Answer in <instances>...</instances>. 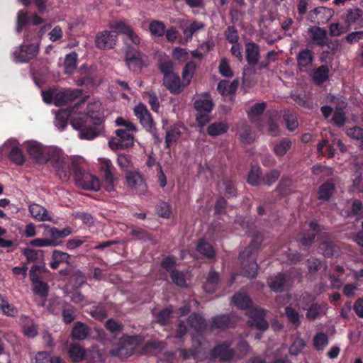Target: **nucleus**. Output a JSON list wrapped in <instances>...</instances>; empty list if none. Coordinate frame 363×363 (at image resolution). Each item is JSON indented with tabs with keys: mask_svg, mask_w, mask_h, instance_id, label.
<instances>
[{
	"mask_svg": "<svg viewBox=\"0 0 363 363\" xmlns=\"http://www.w3.org/2000/svg\"><path fill=\"white\" fill-rule=\"evenodd\" d=\"M62 315L63 321L68 324L71 323L75 319V308L73 306L68 305L62 308Z\"/></svg>",
	"mask_w": 363,
	"mask_h": 363,
	"instance_id": "61",
	"label": "nucleus"
},
{
	"mask_svg": "<svg viewBox=\"0 0 363 363\" xmlns=\"http://www.w3.org/2000/svg\"><path fill=\"white\" fill-rule=\"evenodd\" d=\"M233 303L240 309H246L250 307L252 300L245 294H235L232 298Z\"/></svg>",
	"mask_w": 363,
	"mask_h": 363,
	"instance_id": "41",
	"label": "nucleus"
},
{
	"mask_svg": "<svg viewBox=\"0 0 363 363\" xmlns=\"http://www.w3.org/2000/svg\"><path fill=\"white\" fill-rule=\"evenodd\" d=\"M267 108L266 102L257 103L253 105L247 112L248 116L252 122H255V117L260 116Z\"/></svg>",
	"mask_w": 363,
	"mask_h": 363,
	"instance_id": "50",
	"label": "nucleus"
},
{
	"mask_svg": "<svg viewBox=\"0 0 363 363\" xmlns=\"http://www.w3.org/2000/svg\"><path fill=\"white\" fill-rule=\"evenodd\" d=\"M309 228L311 230L304 231L298 235V240L303 246H311L321 230L320 225L315 221L309 223Z\"/></svg>",
	"mask_w": 363,
	"mask_h": 363,
	"instance_id": "18",
	"label": "nucleus"
},
{
	"mask_svg": "<svg viewBox=\"0 0 363 363\" xmlns=\"http://www.w3.org/2000/svg\"><path fill=\"white\" fill-rule=\"evenodd\" d=\"M100 169L102 172V183L105 190L108 192L114 191V172L116 169L111 161L108 159H101Z\"/></svg>",
	"mask_w": 363,
	"mask_h": 363,
	"instance_id": "7",
	"label": "nucleus"
},
{
	"mask_svg": "<svg viewBox=\"0 0 363 363\" xmlns=\"http://www.w3.org/2000/svg\"><path fill=\"white\" fill-rule=\"evenodd\" d=\"M291 98L300 106L308 109H312L313 108V104L312 99L306 95L301 94H291Z\"/></svg>",
	"mask_w": 363,
	"mask_h": 363,
	"instance_id": "43",
	"label": "nucleus"
},
{
	"mask_svg": "<svg viewBox=\"0 0 363 363\" xmlns=\"http://www.w3.org/2000/svg\"><path fill=\"white\" fill-rule=\"evenodd\" d=\"M117 34L114 30H104L99 33L95 38L96 47L101 50L111 49L116 43Z\"/></svg>",
	"mask_w": 363,
	"mask_h": 363,
	"instance_id": "14",
	"label": "nucleus"
},
{
	"mask_svg": "<svg viewBox=\"0 0 363 363\" xmlns=\"http://www.w3.org/2000/svg\"><path fill=\"white\" fill-rule=\"evenodd\" d=\"M314 300L315 296L311 293L305 291L300 296L298 305L303 311H306L312 303H315Z\"/></svg>",
	"mask_w": 363,
	"mask_h": 363,
	"instance_id": "55",
	"label": "nucleus"
},
{
	"mask_svg": "<svg viewBox=\"0 0 363 363\" xmlns=\"http://www.w3.org/2000/svg\"><path fill=\"white\" fill-rule=\"evenodd\" d=\"M262 242L261 235L259 233L254 234L250 245L239 254L242 272L245 277L254 278L257 275L258 265L256 258Z\"/></svg>",
	"mask_w": 363,
	"mask_h": 363,
	"instance_id": "2",
	"label": "nucleus"
},
{
	"mask_svg": "<svg viewBox=\"0 0 363 363\" xmlns=\"http://www.w3.org/2000/svg\"><path fill=\"white\" fill-rule=\"evenodd\" d=\"M220 281L219 274L213 269L210 270L206 282L203 284V289L208 294H213L218 288Z\"/></svg>",
	"mask_w": 363,
	"mask_h": 363,
	"instance_id": "28",
	"label": "nucleus"
},
{
	"mask_svg": "<svg viewBox=\"0 0 363 363\" xmlns=\"http://www.w3.org/2000/svg\"><path fill=\"white\" fill-rule=\"evenodd\" d=\"M46 163L50 162L57 176L62 182H67L71 175V159L69 160L63 152L57 147H48Z\"/></svg>",
	"mask_w": 363,
	"mask_h": 363,
	"instance_id": "3",
	"label": "nucleus"
},
{
	"mask_svg": "<svg viewBox=\"0 0 363 363\" xmlns=\"http://www.w3.org/2000/svg\"><path fill=\"white\" fill-rule=\"evenodd\" d=\"M85 353L84 347L77 343L70 344L68 348L69 357L74 362L82 361L85 357Z\"/></svg>",
	"mask_w": 363,
	"mask_h": 363,
	"instance_id": "32",
	"label": "nucleus"
},
{
	"mask_svg": "<svg viewBox=\"0 0 363 363\" xmlns=\"http://www.w3.org/2000/svg\"><path fill=\"white\" fill-rule=\"evenodd\" d=\"M134 114L139 120L142 126L148 132L154 133L156 130L155 123L148 111L147 106L143 104H139L134 108Z\"/></svg>",
	"mask_w": 363,
	"mask_h": 363,
	"instance_id": "10",
	"label": "nucleus"
},
{
	"mask_svg": "<svg viewBox=\"0 0 363 363\" xmlns=\"http://www.w3.org/2000/svg\"><path fill=\"white\" fill-rule=\"evenodd\" d=\"M78 55L72 52L65 56L64 61V69L65 74H72L77 68Z\"/></svg>",
	"mask_w": 363,
	"mask_h": 363,
	"instance_id": "39",
	"label": "nucleus"
},
{
	"mask_svg": "<svg viewBox=\"0 0 363 363\" xmlns=\"http://www.w3.org/2000/svg\"><path fill=\"white\" fill-rule=\"evenodd\" d=\"M292 143L289 138L280 140L274 147V151L277 156H284L291 147Z\"/></svg>",
	"mask_w": 363,
	"mask_h": 363,
	"instance_id": "47",
	"label": "nucleus"
},
{
	"mask_svg": "<svg viewBox=\"0 0 363 363\" xmlns=\"http://www.w3.org/2000/svg\"><path fill=\"white\" fill-rule=\"evenodd\" d=\"M30 23V17L28 16L27 12L23 10L18 11L17 13L16 27V30L20 33Z\"/></svg>",
	"mask_w": 363,
	"mask_h": 363,
	"instance_id": "46",
	"label": "nucleus"
},
{
	"mask_svg": "<svg viewBox=\"0 0 363 363\" xmlns=\"http://www.w3.org/2000/svg\"><path fill=\"white\" fill-rule=\"evenodd\" d=\"M174 62L169 59L160 61L158 64V69L163 74V77L175 73L174 72Z\"/></svg>",
	"mask_w": 363,
	"mask_h": 363,
	"instance_id": "54",
	"label": "nucleus"
},
{
	"mask_svg": "<svg viewBox=\"0 0 363 363\" xmlns=\"http://www.w3.org/2000/svg\"><path fill=\"white\" fill-rule=\"evenodd\" d=\"M170 277L174 284L181 288L186 287V281L184 273L179 270H172Z\"/></svg>",
	"mask_w": 363,
	"mask_h": 363,
	"instance_id": "56",
	"label": "nucleus"
},
{
	"mask_svg": "<svg viewBox=\"0 0 363 363\" xmlns=\"http://www.w3.org/2000/svg\"><path fill=\"white\" fill-rule=\"evenodd\" d=\"M38 50L37 44H22L15 48L12 55L15 62H27L37 55Z\"/></svg>",
	"mask_w": 363,
	"mask_h": 363,
	"instance_id": "6",
	"label": "nucleus"
},
{
	"mask_svg": "<svg viewBox=\"0 0 363 363\" xmlns=\"http://www.w3.org/2000/svg\"><path fill=\"white\" fill-rule=\"evenodd\" d=\"M223 185L225 186V195L228 199L237 196V189L235 188V183L233 180H224Z\"/></svg>",
	"mask_w": 363,
	"mask_h": 363,
	"instance_id": "64",
	"label": "nucleus"
},
{
	"mask_svg": "<svg viewBox=\"0 0 363 363\" xmlns=\"http://www.w3.org/2000/svg\"><path fill=\"white\" fill-rule=\"evenodd\" d=\"M80 75L83 76L84 82L82 84H85L86 86H92L95 84L94 79L92 77L91 73L89 70V68L86 65H83L79 68Z\"/></svg>",
	"mask_w": 363,
	"mask_h": 363,
	"instance_id": "59",
	"label": "nucleus"
},
{
	"mask_svg": "<svg viewBox=\"0 0 363 363\" xmlns=\"http://www.w3.org/2000/svg\"><path fill=\"white\" fill-rule=\"evenodd\" d=\"M261 169L259 167H252L248 174L247 182L251 186H259L262 182Z\"/></svg>",
	"mask_w": 363,
	"mask_h": 363,
	"instance_id": "42",
	"label": "nucleus"
},
{
	"mask_svg": "<svg viewBox=\"0 0 363 363\" xmlns=\"http://www.w3.org/2000/svg\"><path fill=\"white\" fill-rule=\"evenodd\" d=\"M90 328L82 322H77L72 330V337L74 340H82L86 338Z\"/></svg>",
	"mask_w": 363,
	"mask_h": 363,
	"instance_id": "34",
	"label": "nucleus"
},
{
	"mask_svg": "<svg viewBox=\"0 0 363 363\" xmlns=\"http://www.w3.org/2000/svg\"><path fill=\"white\" fill-rule=\"evenodd\" d=\"M74 110V107L60 109L56 113L55 125L63 130L69 119L72 127L79 131L81 139L92 140L101 134L104 130V112L100 104H89L86 113L72 118Z\"/></svg>",
	"mask_w": 363,
	"mask_h": 363,
	"instance_id": "1",
	"label": "nucleus"
},
{
	"mask_svg": "<svg viewBox=\"0 0 363 363\" xmlns=\"http://www.w3.org/2000/svg\"><path fill=\"white\" fill-rule=\"evenodd\" d=\"M185 127L182 123H178L174 124L166 133L165 137V147L169 148L171 144L176 142L181 136V129H184Z\"/></svg>",
	"mask_w": 363,
	"mask_h": 363,
	"instance_id": "27",
	"label": "nucleus"
},
{
	"mask_svg": "<svg viewBox=\"0 0 363 363\" xmlns=\"http://www.w3.org/2000/svg\"><path fill=\"white\" fill-rule=\"evenodd\" d=\"M156 211L160 217L169 218L172 213V207L167 202L161 201L157 205Z\"/></svg>",
	"mask_w": 363,
	"mask_h": 363,
	"instance_id": "57",
	"label": "nucleus"
},
{
	"mask_svg": "<svg viewBox=\"0 0 363 363\" xmlns=\"http://www.w3.org/2000/svg\"><path fill=\"white\" fill-rule=\"evenodd\" d=\"M111 28H112V30L116 31V34L117 32H118L125 35L126 36L133 30L129 25L123 21L116 22L111 26Z\"/></svg>",
	"mask_w": 363,
	"mask_h": 363,
	"instance_id": "63",
	"label": "nucleus"
},
{
	"mask_svg": "<svg viewBox=\"0 0 363 363\" xmlns=\"http://www.w3.org/2000/svg\"><path fill=\"white\" fill-rule=\"evenodd\" d=\"M296 59L299 70L306 72L313 62L314 52L308 48L301 50L298 54Z\"/></svg>",
	"mask_w": 363,
	"mask_h": 363,
	"instance_id": "23",
	"label": "nucleus"
},
{
	"mask_svg": "<svg viewBox=\"0 0 363 363\" xmlns=\"http://www.w3.org/2000/svg\"><path fill=\"white\" fill-rule=\"evenodd\" d=\"M70 257L71 255L67 252L59 250H54L52 253V260L50 262V267L52 269H57L60 264H69V260Z\"/></svg>",
	"mask_w": 363,
	"mask_h": 363,
	"instance_id": "26",
	"label": "nucleus"
},
{
	"mask_svg": "<svg viewBox=\"0 0 363 363\" xmlns=\"http://www.w3.org/2000/svg\"><path fill=\"white\" fill-rule=\"evenodd\" d=\"M249 320L248 325L250 327L264 331L269 328V324L265 320V312L262 309L252 308L247 312Z\"/></svg>",
	"mask_w": 363,
	"mask_h": 363,
	"instance_id": "12",
	"label": "nucleus"
},
{
	"mask_svg": "<svg viewBox=\"0 0 363 363\" xmlns=\"http://www.w3.org/2000/svg\"><path fill=\"white\" fill-rule=\"evenodd\" d=\"M308 33L310 34L313 43L320 48H323L328 43H331V40L328 37V32L324 28L311 26L308 28Z\"/></svg>",
	"mask_w": 363,
	"mask_h": 363,
	"instance_id": "16",
	"label": "nucleus"
},
{
	"mask_svg": "<svg viewBox=\"0 0 363 363\" xmlns=\"http://www.w3.org/2000/svg\"><path fill=\"white\" fill-rule=\"evenodd\" d=\"M125 179L128 187L135 191L137 194H143L147 191V186L139 172H128Z\"/></svg>",
	"mask_w": 363,
	"mask_h": 363,
	"instance_id": "15",
	"label": "nucleus"
},
{
	"mask_svg": "<svg viewBox=\"0 0 363 363\" xmlns=\"http://www.w3.org/2000/svg\"><path fill=\"white\" fill-rule=\"evenodd\" d=\"M211 357L219 358L221 361H230L233 359L235 352L230 349V344L226 342L216 346L211 352Z\"/></svg>",
	"mask_w": 363,
	"mask_h": 363,
	"instance_id": "20",
	"label": "nucleus"
},
{
	"mask_svg": "<svg viewBox=\"0 0 363 363\" xmlns=\"http://www.w3.org/2000/svg\"><path fill=\"white\" fill-rule=\"evenodd\" d=\"M188 323L196 332H203L206 329V322L204 318L198 313H191L188 318Z\"/></svg>",
	"mask_w": 363,
	"mask_h": 363,
	"instance_id": "31",
	"label": "nucleus"
},
{
	"mask_svg": "<svg viewBox=\"0 0 363 363\" xmlns=\"http://www.w3.org/2000/svg\"><path fill=\"white\" fill-rule=\"evenodd\" d=\"M229 127L223 122H214L207 128V133L212 137H216L225 133Z\"/></svg>",
	"mask_w": 363,
	"mask_h": 363,
	"instance_id": "40",
	"label": "nucleus"
},
{
	"mask_svg": "<svg viewBox=\"0 0 363 363\" xmlns=\"http://www.w3.org/2000/svg\"><path fill=\"white\" fill-rule=\"evenodd\" d=\"M319 250L326 257H332L336 254V249L334 243L330 241H325L320 244Z\"/></svg>",
	"mask_w": 363,
	"mask_h": 363,
	"instance_id": "53",
	"label": "nucleus"
},
{
	"mask_svg": "<svg viewBox=\"0 0 363 363\" xmlns=\"http://www.w3.org/2000/svg\"><path fill=\"white\" fill-rule=\"evenodd\" d=\"M163 85L171 94L174 95L182 93L185 87L179 76L176 73L164 77Z\"/></svg>",
	"mask_w": 363,
	"mask_h": 363,
	"instance_id": "17",
	"label": "nucleus"
},
{
	"mask_svg": "<svg viewBox=\"0 0 363 363\" xmlns=\"http://www.w3.org/2000/svg\"><path fill=\"white\" fill-rule=\"evenodd\" d=\"M72 233V229L70 227H66L63 229H58L55 227L47 225L45 228L43 235L47 237L50 242V247L59 246L62 243V240Z\"/></svg>",
	"mask_w": 363,
	"mask_h": 363,
	"instance_id": "9",
	"label": "nucleus"
},
{
	"mask_svg": "<svg viewBox=\"0 0 363 363\" xmlns=\"http://www.w3.org/2000/svg\"><path fill=\"white\" fill-rule=\"evenodd\" d=\"M333 123L340 128L345 125L346 123V116L344 111L340 108H336L332 117Z\"/></svg>",
	"mask_w": 363,
	"mask_h": 363,
	"instance_id": "58",
	"label": "nucleus"
},
{
	"mask_svg": "<svg viewBox=\"0 0 363 363\" xmlns=\"http://www.w3.org/2000/svg\"><path fill=\"white\" fill-rule=\"evenodd\" d=\"M21 252L28 262H35L43 259L44 251L42 250L26 247L22 250Z\"/></svg>",
	"mask_w": 363,
	"mask_h": 363,
	"instance_id": "36",
	"label": "nucleus"
},
{
	"mask_svg": "<svg viewBox=\"0 0 363 363\" xmlns=\"http://www.w3.org/2000/svg\"><path fill=\"white\" fill-rule=\"evenodd\" d=\"M29 212L30 215L36 220L39 221L50 220V217L48 214L46 208L43 206L37 204L31 203L28 206Z\"/></svg>",
	"mask_w": 363,
	"mask_h": 363,
	"instance_id": "29",
	"label": "nucleus"
},
{
	"mask_svg": "<svg viewBox=\"0 0 363 363\" xmlns=\"http://www.w3.org/2000/svg\"><path fill=\"white\" fill-rule=\"evenodd\" d=\"M196 250L198 252L208 259H213L216 256V252L213 246L202 239L199 240L198 242Z\"/></svg>",
	"mask_w": 363,
	"mask_h": 363,
	"instance_id": "37",
	"label": "nucleus"
},
{
	"mask_svg": "<svg viewBox=\"0 0 363 363\" xmlns=\"http://www.w3.org/2000/svg\"><path fill=\"white\" fill-rule=\"evenodd\" d=\"M335 190V184L332 179H328L318 188L317 198L321 201H328L333 196Z\"/></svg>",
	"mask_w": 363,
	"mask_h": 363,
	"instance_id": "24",
	"label": "nucleus"
},
{
	"mask_svg": "<svg viewBox=\"0 0 363 363\" xmlns=\"http://www.w3.org/2000/svg\"><path fill=\"white\" fill-rule=\"evenodd\" d=\"M329 74L330 69L328 65H323L314 69L312 79L315 84L320 85L328 81Z\"/></svg>",
	"mask_w": 363,
	"mask_h": 363,
	"instance_id": "30",
	"label": "nucleus"
},
{
	"mask_svg": "<svg viewBox=\"0 0 363 363\" xmlns=\"http://www.w3.org/2000/svg\"><path fill=\"white\" fill-rule=\"evenodd\" d=\"M246 61L250 66L257 64L260 58L259 46L254 42H247L245 44Z\"/></svg>",
	"mask_w": 363,
	"mask_h": 363,
	"instance_id": "22",
	"label": "nucleus"
},
{
	"mask_svg": "<svg viewBox=\"0 0 363 363\" xmlns=\"http://www.w3.org/2000/svg\"><path fill=\"white\" fill-rule=\"evenodd\" d=\"M50 25H45L38 30L37 29L30 30L28 28L25 29V38L27 40H33L35 39H40L46 32V28H50Z\"/></svg>",
	"mask_w": 363,
	"mask_h": 363,
	"instance_id": "44",
	"label": "nucleus"
},
{
	"mask_svg": "<svg viewBox=\"0 0 363 363\" xmlns=\"http://www.w3.org/2000/svg\"><path fill=\"white\" fill-rule=\"evenodd\" d=\"M82 91L80 89H65L56 90L55 105L62 106L82 96Z\"/></svg>",
	"mask_w": 363,
	"mask_h": 363,
	"instance_id": "13",
	"label": "nucleus"
},
{
	"mask_svg": "<svg viewBox=\"0 0 363 363\" xmlns=\"http://www.w3.org/2000/svg\"><path fill=\"white\" fill-rule=\"evenodd\" d=\"M328 344V335L324 333H318L313 337V345L317 350H323Z\"/></svg>",
	"mask_w": 363,
	"mask_h": 363,
	"instance_id": "52",
	"label": "nucleus"
},
{
	"mask_svg": "<svg viewBox=\"0 0 363 363\" xmlns=\"http://www.w3.org/2000/svg\"><path fill=\"white\" fill-rule=\"evenodd\" d=\"M33 292L42 297H46L48 294L49 287L46 282L41 280L33 284Z\"/></svg>",
	"mask_w": 363,
	"mask_h": 363,
	"instance_id": "62",
	"label": "nucleus"
},
{
	"mask_svg": "<svg viewBox=\"0 0 363 363\" xmlns=\"http://www.w3.org/2000/svg\"><path fill=\"white\" fill-rule=\"evenodd\" d=\"M116 138H111L108 145L114 150H123L131 147L133 145L134 137L130 131L123 129H118L115 131Z\"/></svg>",
	"mask_w": 363,
	"mask_h": 363,
	"instance_id": "8",
	"label": "nucleus"
},
{
	"mask_svg": "<svg viewBox=\"0 0 363 363\" xmlns=\"http://www.w3.org/2000/svg\"><path fill=\"white\" fill-rule=\"evenodd\" d=\"M211 321L213 329H225L233 328L235 325L234 317L231 314H223L213 316Z\"/></svg>",
	"mask_w": 363,
	"mask_h": 363,
	"instance_id": "21",
	"label": "nucleus"
},
{
	"mask_svg": "<svg viewBox=\"0 0 363 363\" xmlns=\"http://www.w3.org/2000/svg\"><path fill=\"white\" fill-rule=\"evenodd\" d=\"M149 29L152 35L161 37L165 33L166 26L162 21L153 20L150 23Z\"/></svg>",
	"mask_w": 363,
	"mask_h": 363,
	"instance_id": "45",
	"label": "nucleus"
},
{
	"mask_svg": "<svg viewBox=\"0 0 363 363\" xmlns=\"http://www.w3.org/2000/svg\"><path fill=\"white\" fill-rule=\"evenodd\" d=\"M348 216L350 217H356L357 219L363 218V204L360 200L354 199L352 201Z\"/></svg>",
	"mask_w": 363,
	"mask_h": 363,
	"instance_id": "48",
	"label": "nucleus"
},
{
	"mask_svg": "<svg viewBox=\"0 0 363 363\" xmlns=\"http://www.w3.org/2000/svg\"><path fill=\"white\" fill-rule=\"evenodd\" d=\"M15 142L9 145L8 157L9 159L17 165H22L25 162L26 157L22 150L18 147V142L14 140Z\"/></svg>",
	"mask_w": 363,
	"mask_h": 363,
	"instance_id": "25",
	"label": "nucleus"
},
{
	"mask_svg": "<svg viewBox=\"0 0 363 363\" xmlns=\"http://www.w3.org/2000/svg\"><path fill=\"white\" fill-rule=\"evenodd\" d=\"M87 313L98 320H103L107 317V310L105 304L99 303L94 305Z\"/></svg>",
	"mask_w": 363,
	"mask_h": 363,
	"instance_id": "38",
	"label": "nucleus"
},
{
	"mask_svg": "<svg viewBox=\"0 0 363 363\" xmlns=\"http://www.w3.org/2000/svg\"><path fill=\"white\" fill-rule=\"evenodd\" d=\"M286 282V278L284 274L278 273L274 277H272L268 281L269 288L276 292H281L284 290Z\"/></svg>",
	"mask_w": 363,
	"mask_h": 363,
	"instance_id": "35",
	"label": "nucleus"
},
{
	"mask_svg": "<svg viewBox=\"0 0 363 363\" xmlns=\"http://www.w3.org/2000/svg\"><path fill=\"white\" fill-rule=\"evenodd\" d=\"M145 55L139 50L128 47L125 53V62L128 68L133 72H139L145 66Z\"/></svg>",
	"mask_w": 363,
	"mask_h": 363,
	"instance_id": "11",
	"label": "nucleus"
},
{
	"mask_svg": "<svg viewBox=\"0 0 363 363\" xmlns=\"http://www.w3.org/2000/svg\"><path fill=\"white\" fill-rule=\"evenodd\" d=\"M218 72L221 76L224 77L229 78L233 76V72L228 64L227 58L223 57L220 60L218 66Z\"/></svg>",
	"mask_w": 363,
	"mask_h": 363,
	"instance_id": "60",
	"label": "nucleus"
},
{
	"mask_svg": "<svg viewBox=\"0 0 363 363\" xmlns=\"http://www.w3.org/2000/svg\"><path fill=\"white\" fill-rule=\"evenodd\" d=\"M196 69V64L192 60L184 65L182 73L183 85L186 86L190 84Z\"/></svg>",
	"mask_w": 363,
	"mask_h": 363,
	"instance_id": "33",
	"label": "nucleus"
},
{
	"mask_svg": "<svg viewBox=\"0 0 363 363\" xmlns=\"http://www.w3.org/2000/svg\"><path fill=\"white\" fill-rule=\"evenodd\" d=\"M72 170L77 186L87 191L99 190L101 182L98 177L88 173L83 169V160L81 157L71 158Z\"/></svg>",
	"mask_w": 363,
	"mask_h": 363,
	"instance_id": "4",
	"label": "nucleus"
},
{
	"mask_svg": "<svg viewBox=\"0 0 363 363\" xmlns=\"http://www.w3.org/2000/svg\"><path fill=\"white\" fill-rule=\"evenodd\" d=\"M47 150L48 147H44L37 142L31 143L27 145V152L30 157L39 164L46 163Z\"/></svg>",
	"mask_w": 363,
	"mask_h": 363,
	"instance_id": "19",
	"label": "nucleus"
},
{
	"mask_svg": "<svg viewBox=\"0 0 363 363\" xmlns=\"http://www.w3.org/2000/svg\"><path fill=\"white\" fill-rule=\"evenodd\" d=\"M173 310L170 307H167L160 311L156 315V320L161 325H166L171 319Z\"/></svg>",
	"mask_w": 363,
	"mask_h": 363,
	"instance_id": "49",
	"label": "nucleus"
},
{
	"mask_svg": "<svg viewBox=\"0 0 363 363\" xmlns=\"http://www.w3.org/2000/svg\"><path fill=\"white\" fill-rule=\"evenodd\" d=\"M194 107L197 111L196 121L199 127H203L210 121L209 113L214 107L213 102L210 99H197L194 103Z\"/></svg>",
	"mask_w": 363,
	"mask_h": 363,
	"instance_id": "5",
	"label": "nucleus"
},
{
	"mask_svg": "<svg viewBox=\"0 0 363 363\" xmlns=\"http://www.w3.org/2000/svg\"><path fill=\"white\" fill-rule=\"evenodd\" d=\"M285 315L289 323L295 326H298L301 324L300 315L298 312L291 306H286L285 308Z\"/></svg>",
	"mask_w": 363,
	"mask_h": 363,
	"instance_id": "51",
	"label": "nucleus"
}]
</instances>
